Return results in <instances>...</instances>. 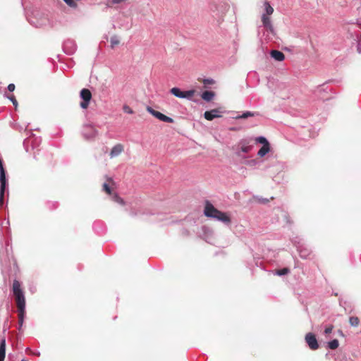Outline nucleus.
<instances>
[{"mask_svg":"<svg viewBox=\"0 0 361 361\" xmlns=\"http://www.w3.org/2000/svg\"><path fill=\"white\" fill-rule=\"evenodd\" d=\"M257 163L258 162L256 159H251L247 161V164L249 166H255Z\"/></svg>","mask_w":361,"mask_h":361,"instance_id":"36","label":"nucleus"},{"mask_svg":"<svg viewBox=\"0 0 361 361\" xmlns=\"http://www.w3.org/2000/svg\"><path fill=\"white\" fill-rule=\"evenodd\" d=\"M147 110L148 112L152 114L155 118H158V111H156V110L153 109L150 106H147Z\"/></svg>","mask_w":361,"mask_h":361,"instance_id":"29","label":"nucleus"},{"mask_svg":"<svg viewBox=\"0 0 361 361\" xmlns=\"http://www.w3.org/2000/svg\"><path fill=\"white\" fill-rule=\"evenodd\" d=\"M339 345L338 341L337 339H334L328 343L329 348L331 350L336 349Z\"/></svg>","mask_w":361,"mask_h":361,"instance_id":"23","label":"nucleus"},{"mask_svg":"<svg viewBox=\"0 0 361 361\" xmlns=\"http://www.w3.org/2000/svg\"><path fill=\"white\" fill-rule=\"evenodd\" d=\"M13 292L16 298L18 309H25V299L23 291L20 288V283L14 280L13 283Z\"/></svg>","mask_w":361,"mask_h":361,"instance_id":"2","label":"nucleus"},{"mask_svg":"<svg viewBox=\"0 0 361 361\" xmlns=\"http://www.w3.org/2000/svg\"><path fill=\"white\" fill-rule=\"evenodd\" d=\"M170 92L178 98L192 100L195 92L194 90L182 91L179 87H173L170 90Z\"/></svg>","mask_w":361,"mask_h":361,"instance_id":"3","label":"nucleus"},{"mask_svg":"<svg viewBox=\"0 0 361 361\" xmlns=\"http://www.w3.org/2000/svg\"><path fill=\"white\" fill-rule=\"evenodd\" d=\"M332 330H333V326H332V325H331V326H327V327L325 329V330H324V334H331V333Z\"/></svg>","mask_w":361,"mask_h":361,"instance_id":"35","label":"nucleus"},{"mask_svg":"<svg viewBox=\"0 0 361 361\" xmlns=\"http://www.w3.org/2000/svg\"><path fill=\"white\" fill-rule=\"evenodd\" d=\"M25 310V309H23V310L18 309L19 329L23 326V324Z\"/></svg>","mask_w":361,"mask_h":361,"instance_id":"20","label":"nucleus"},{"mask_svg":"<svg viewBox=\"0 0 361 361\" xmlns=\"http://www.w3.org/2000/svg\"><path fill=\"white\" fill-rule=\"evenodd\" d=\"M110 42L111 47H114L115 46L118 45L120 42L119 39L117 36L111 37Z\"/></svg>","mask_w":361,"mask_h":361,"instance_id":"26","label":"nucleus"},{"mask_svg":"<svg viewBox=\"0 0 361 361\" xmlns=\"http://www.w3.org/2000/svg\"><path fill=\"white\" fill-rule=\"evenodd\" d=\"M63 49L66 54L71 55L76 51V44L74 41L68 39L63 43Z\"/></svg>","mask_w":361,"mask_h":361,"instance_id":"8","label":"nucleus"},{"mask_svg":"<svg viewBox=\"0 0 361 361\" xmlns=\"http://www.w3.org/2000/svg\"><path fill=\"white\" fill-rule=\"evenodd\" d=\"M204 214L206 216L221 221L226 226L231 225V217L226 213L216 209L208 200L205 202Z\"/></svg>","mask_w":361,"mask_h":361,"instance_id":"1","label":"nucleus"},{"mask_svg":"<svg viewBox=\"0 0 361 361\" xmlns=\"http://www.w3.org/2000/svg\"><path fill=\"white\" fill-rule=\"evenodd\" d=\"M123 110L125 113L126 114H133V111L132 110V109L128 106V105H124L123 106Z\"/></svg>","mask_w":361,"mask_h":361,"instance_id":"30","label":"nucleus"},{"mask_svg":"<svg viewBox=\"0 0 361 361\" xmlns=\"http://www.w3.org/2000/svg\"><path fill=\"white\" fill-rule=\"evenodd\" d=\"M6 356V339L3 338L0 341V361H4Z\"/></svg>","mask_w":361,"mask_h":361,"instance_id":"16","label":"nucleus"},{"mask_svg":"<svg viewBox=\"0 0 361 361\" xmlns=\"http://www.w3.org/2000/svg\"><path fill=\"white\" fill-rule=\"evenodd\" d=\"M112 199L114 200V201H115L121 204H124L123 200L121 197H120L116 193H114L113 195Z\"/></svg>","mask_w":361,"mask_h":361,"instance_id":"27","label":"nucleus"},{"mask_svg":"<svg viewBox=\"0 0 361 361\" xmlns=\"http://www.w3.org/2000/svg\"><path fill=\"white\" fill-rule=\"evenodd\" d=\"M202 231L203 232L202 235L204 239L207 242L211 243L212 240L213 239V231L209 227L205 226L202 227Z\"/></svg>","mask_w":361,"mask_h":361,"instance_id":"11","label":"nucleus"},{"mask_svg":"<svg viewBox=\"0 0 361 361\" xmlns=\"http://www.w3.org/2000/svg\"><path fill=\"white\" fill-rule=\"evenodd\" d=\"M298 251L300 252V255L301 257L302 258H306L307 256V250H299L298 249Z\"/></svg>","mask_w":361,"mask_h":361,"instance_id":"34","label":"nucleus"},{"mask_svg":"<svg viewBox=\"0 0 361 361\" xmlns=\"http://www.w3.org/2000/svg\"><path fill=\"white\" fill-rule=\"evenodd\" d=\"M123 150V145L121 144H117L112 147L109 156L111 158L118 157Z\"/></svg>","mask_w":361,"mask_h":361,"instance_id":"12","label":"nucleus"},{"mask_svg":"<svg viewBox=\"0 0 361 361\" xmlns=\"http://www.w3.org/2000/svg\"><path fill=\"white\" fill-rule=\"evenodd\" d=\"M256 141L257 142H259V143L262 144L263 145H265V144L266 145H269V142L267 141V140L264 137H263V136L257 137L256 138Z\"/></svg>","mask_w":361,"mask_h":361,"instance_id":"28","label":"nucleus"},{"mask_svg":"<svg viewBox=\"0 0 361 361\" xmlns=\"http://www.w3.org/2000/svg\"><path fill=\"white\" fill-rule=\"evenodd\" d=\"M259 202H261V203H267L269 202V200L268 199H266V198H260L259 199Z\"/></svg>","mask_w":361,"mask_h":361,"instance_id":"38","label":"nucleus"},{"mask_svg":"<svg viewBox=\"0 0 361 361\" xmlns=\"http://www.w3.org/2000/svg\"><path fill=\"white\" fill-rule=\"evenodd\" d=\"M80 95L82 99V102H80V107L82 109H87L92 99L91 92L88 89L84 88L80 91Z\"/></svg>","mask_w":361,"mask_h":361,"instance_id":"5","label":"nucleus"},{"mask_svg":"<svg viewBox=\"0 0 361 361\" xmlns=\"http://www.w3.org/2000/svg\"><path fill=\"white\" fill-rule=\"evenodd\" d=\"M71 7H76L77 4L73 0H63Z\"/></svg>","mask_w":361,"mask_h":361,"instance_id":"32","label":"nucleus"},{"mask_svg":"<svg viewBox=\"0 0 361 361\" xmlns=\"http://www.w3.org/2000/svg\"><path fill=\"white\" fill-rule=\"evenodd\" d=\"M0 190L1 193H4L7 187V180L6 177L5 169L0 170Z\"/></svg>","mask_w":361,"mask_h":361,"instance_id":"13","label":"nucleus"},{"mask_svg":"<svg viewBox=\"0 0 361 361\" xmlns=\"http://www.w3.org/2000/svg\"><path fill=\"white\" fill-rule=\"evenodd\" d=\"M15 87H15V85H14V84H13V83H11V84H9V85H8V87H7V88H8V91H10V92H13V91H14Z\"/></svg>","mask_w":361,"mask_h":361,"instance_id":"37","label":"nucleus"},{"mask_svg":"<svg viewBox=\"0 0 361 361\" xmlns=\"http://www.w3.org/2000/svg\"><path fill=\"white\" fill-rule=\"evenodd\" d=\"M240 152L249 153L253 147V141L252 139H243L239 142Z\"/></svg>","mask_w":361,"mask_h":361,"instance_id":"6","label":"nucleus"},{"mask_svg":"<svg viewBox=\"0 0 361 361\" xmlns=\"http://www.w3.org/2000/svg\"><path fill=\"white\" fill-rule=\"evenodd\" d=\"M214 96L215 94L213 91L206 90L202 94V98L207 102L211 101L214 97Z\"/></svg>","mask_w":361,"mask_h":361,"instance_id":"18","label":"nucleus"},{"mask_svg":"<svg viewBox=\"0 0 361 361\" xmlns=\"http://www.w3.org/2000/svg\"><path fill=\"white\" fill-rule=\"evenodd\" d=\"M22 361H24V360H22Z\"/></svg>","mask_w":361,"mask_h":361,"instance_id":"42","label":"nucleus"},{"mask_svg":"<svg viewBox=\"0 0 361 361\" xmlns=\"http://www.w3.org/2000/svg\"><path fill=\"white\" fill-rule=\"evenodd\" d=\"M270 151V146L269 145H264L262 147L259 149V150L257 152V155L260 157H264Z\"/></svg>","mask_w":361,"mask_h":361,"instance_id":"19","label":"nucleus"},{"mask_svg":"<svg viewBox=\"0 0 361 361\" xmlns=\"http://www.w3.org/2000/svg\"><path fill=\"white\" fill-rule=\"evenodd\" d=\"M305 341L311 350H317L319 348V344L316 336L312 333H307L305 335Z\"/></svg>","mask_w":361,"mask_h":361,"instance_id":"7","label":"nucleus"},{"mask_svg":"<svg viewBox=\"0 0 361 361\" xmlns=\"http://www.w3.org/2000/svg\"><path fill=\"white\" fill-rule=\"evenodd\" d=\"M264 10H265V13L264 14H266L267 16H270L274 12V8L269 4V3L267 2V1L264 2Z\"/></svg>","mask_w":361,"mask_h":361,"instance_id":"21","label":"nucleus"},{"mask_svg":"<svg viewBox=\"0 0 361 361\" xmlns=\"http://www.w3.org/2000/svg\"><path fill=\"white\" fill-rule=\"evenodd\" d=\"M357 51L359 53H361V39L360 40V42L357 44Z\"/></svg>","mask_w":361,"mask_h":361,"instance_id":"39","label":"nucleus"},{"mask_svg":"<svg viewBox=\"0 0 361 361\" xmlns=\"http://www.w3.org/2000/svg\"><path fill=\"white\" fill-rule=\"evenodd\" d=\"M258 115H259L258 112L245 111L242 114L237 115L235 117V119H245V118H247L248 117L255 116H258Z\"/></svg>","mask_w":361,"mask_h":361,"instance_id":"17","label":"nucleus"},{"mask_svg":"<svg viewBox=\"0 0 361 361\" xmlns=\"http://www.w3.org/2000/svg\"><path fill=\"white\" fill-rule=\"evenodd\" d=\"M2 169H4V167L3 165V161H2L1 159L0 158V170H2Z\"/></svg>","mask_w":361,"mask_h":361,"instance_id":"41","label":"nucleus"},{"mask_svg":"<svg viewBox=\"0 0 361 361\" xmlns=\"http://www.w3.org/2000/svg\"><path fill=\"white\" fill-rule=\"evenodd\" d=\"M262 22L264 27L271 32L274 31V27L271 21L270 18L266 14H262Z\"/></svg>","mask_w":361,"mask_h":361,"instance_id":"14","label":"nucleus"},{"mask_svg":"<svg viewBox=\"0 0 361 361\" xmlns=\"http://www.w3.org/2000/svg\"><path fill=\"white\" fill-rule=\"evenodd\" d=\"M36 21H32L30 22L31 24H33L34 26L36 27H40L43 26H46L47 25H49V20L47 17V16H42L40 19L35 18Z\"/></svg>","mask_w":361,"mask_h":361,"instance_id":"10","label":"nucleus"},{"mask_svg":"<svg viewBox=\"0 0 361 361\" xmlns=\"http://www.w3.org/2000/svg\"><path fill=\"white\" fill-rule=\"evenodd\" d=\"M103 189H104V190H105V192H106V193H108L109 195H110V194H111V188H110L109 185L107 183H104L103 184Z\"/></svg>","mask_w":361,"mask_h":361,"instance_id":"33","label":"nucleus"},{"mask_svg":"<svg viewBox=\"0 0 361 361\" xmlns=\"http://www.w3.org/2000/svg\"><path fill=\"white\" fill-rule=\"evenodd\" d=\"M82 135L87 140H93L97 135V130L90 124H85L83 126Z\"/></svg>","mask_w":361,"mask_h":361,"instance_id":"4","label":"nucleus"},{"mask_svg":"<svg viewBox=\"0 0 361 361\" xmlns=\"http://www.w3.org/2000/svg\"><path fill=\"white\" fill-rule=\"evenodd\" d=\"M289 272H290V269L288 268L285 267V268L276 270L275 271L274 274L281 276H285V275L288 274Z\"/></svg>","mask_w":361,"mask_h":361,"instance_id":"22","label":"nucleus"},{"mask_svg":"<svg viewBox=\"0 0 361 361\" xmlns=\"http://www.w3.org/2000/svg\"><path fill=\"white\" fill-rule=\"evenodd\" d=\"M159 121H162L166 123H173V120L172 118L169 117L159 112Z\"/></svg>","mask_w":361,"mask_h":361,"instance_id":"25","label":"nucleus"},{"mask_svg":"<svg viewBox=\"0 0 361 361\" xmlns=\"http://www.w3.org/2000/svg\"><path fill=\"white\" fill-rule=\"evenodd\" d=\"M222 111L219 109H214L210 111H207L204 113V117L208 121H212L216 118L221 117Z\"/></svg>","mask_w":361,"mask_h":361,"instance_id":"9","label":"nucleus"},{"mask_svg":"<svg viewBox=\"0 0 361 361\" xmlns=\"http://www.w3.org/2000/svg\"><path fill=\"white\" fill-rule=\"evenodd\" d=\"M124 0H112V2L114 4H120L121 2L123 1Z\"/></svg>","mask_w":361,"mask_h":361,"instance_id":"40","label":"nucleus"},{"mask_svg":"<svg viewBox=\"0 0 361 361\" xmlns=\"http://www.w3.org/2000/svg\"><path fill=\"white\" fill-rule=\"evenodd\" d=\"M7 98L11 100L13 103V104L16 107L18 106V102L16 99L14 95L7 96Z\"/></svg>","mask_w":361,"mask_h":361,"instance_id":"31","label":"nucleus"},{"mask_svg":"<svg viewBox=\"0 0 361 361\" xmlns=\"http://www.w3.org/2000/svg\"><path fill=\"white\" fill-rule=\"evenodd\" d=\"M349 322L352 326L356 327L359 325L360 320L357 317H350L349 319Z\"/></svg>","mask_w":361,"mask_h":361,"instance_id":"24","label":"nucleus"},{"mask_svg":"<svg viewBox=\"0 0 361 361\" xmlns=\"http://www.w3.org/2000/svg\"><path fill=\"white\" fill-rule=\"evenodd\" d=\"M270 54L277 61H282L285 58L283 53L278 50H272Z\"/></svg>","mask_w":361,"mask_h":361,"instance_id":"15","label":"nucleus"}]
</instances>
